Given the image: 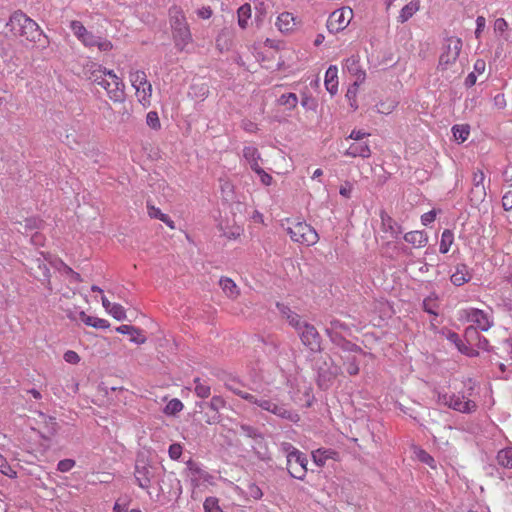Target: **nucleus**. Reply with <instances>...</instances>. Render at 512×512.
<instances>
[{"instance_id": "0eeeda50", "label": "nucleus", "mask_w": 512, "mask_h": 512, "mask_svg": "<svg viewBox=\"0 0 512 512\" xmlns=\"http://www.w3.org/2000/svg\"><path fill=\"white\" fill-rule=\"evenodd\" d=\"M462 49V41L458 37H449L445 39L442 52L439 58V68L446 70L451 64L455 63Z\"/></svg>"}, {"instance_id": "603ef678", "label": "nucleus", "mask_w": 512, "mask_h": 512, "mask_svg": "<svg viewBox=\"0 0 512 512\" xmlns=\"http://www.w3.org/2000/svg\"><path fill=\"white\" fill-rule=\"evenodd\" d=\"M228 42H229L228 34L225 32L220 33L216 39V45L220 51L228 50V48H229Z\"/></svg>"}, {"instance_id": "a19ab883", "label": "nucleus", "mask_w": 512, "mask_h": 512, "mask_svg": "<svg viewBox=\"0 0 512 512\" xmlns=\"http://www.w3.org/2000/svg\"><path fill=\"white\" fill-rule=\"evenodd\" d=\"M329 360L331 362L330 365H328L327 361H324V365L327 366V370L325 371V375L322 374V377L327 378L328 380L336 377L341 371L340 366L335 364L331 358H329Z\"/></svg>"}, {"instance_id": "37998d69", "label": "nucleus", "mask_w": 512, "mask_h": 512, "mask_svg": "<svg viewBox=\"0 0 512 512\" xmlns=\"http://www.w3.org/2000/svg\"><path fill=\"white\" fill-rule=\"evenodd\" d=\"M0 473L10 478L16 477V472L8 464L5 457L0 454Z\"/></svg>"}, {"instance_id": "393cba45", "label": "nucleus", "mask_w": 512, "mask_h": 512, "mask_svg": "<svg viewBox=\"0 0 512 512\" xmlns=\"http://www.w3.org/2000/svg\"><path fill=\"white\" fill-rule=\"evenodd\" d=\"M79 319L86 325L94 327L96 329H107L110 326L109 322L106 319L89 316L84 311H81L79 313Z\"/></svg>"}, {"instance_id": "7c9ffc66", "label": "nucleus", "mask_w": 512, "mask_h": 512, "mask_svg": "<svg viewBox=\"0 0 512 512\" xmlns=\"http://www.w3.org/2000/svg\"><path fill=\"white\" fill-rule=\"evenodd\" d=\"M465 335L466 337H470L472 335H476L477 339H478V342H477V347L479 349H482V350H485V351H490V345H489V341L486 337L484 336H481L478 334L477 332V328L473 327V326H470L468 328H466L465 330Z\"/></svg>"}, {"instance_id": "052dcab7", "label": "nucleus", "mask_w": 512, "mask_h": 512, "mask_svg": "<svg viewBox=\"0 0 512 512\" xmlns=\"http://www.w3.org/2000/svg\"><path fill=\"white\" fill-rule=\"evenodd\" d=\"M228 388L236 395H238L239 397H241L242 399L246 400V401H256V396L253 395V394H250V393H247L245 391H242V390H239V389H236L232 386H228Z\"/></svg>"}, {"instance_id": "a878e982", "label": "nucleus", "mask_w": 512, "mask_h": 512, "mask_svg": "<svg viewBox=\"0 0 512 512\" xmlns=\"http://www.w3.org/2000/svg\"><path fill=\"white\" fill-rule=\"evenodd\" d=\"M169 15H170V22H171L172 30L178 29L179 27L182 28V26H188L187 22H186V18L184 16V13L181 10V8H179L177 6H173L169 10Z\"/></svg>"}, {"instance_id": "b1692460", "label": "nucleus", "mask_w": 512, "mask_h": 512, "mask_svg": "<svg viewBox=\"0 0 512 512\" xmlns=\"http://www.w3.org/2000/svg\"><path fill=\"white\" fill-rule=\"evenodd\" d=\"M404 240L414 247H424L428 242L427 234L423 231H411L404 235Z\"/></svg>"}, {"instance_id": "7ed1b4c3", "label": "nucleus", "mask_w": 512, "mask_h": 512, "mask_svg": "<svg viewBox=\"0 0 512 512\" xmlns=\"http://www.w3.org/2000/svg\"><path fill=\"white\" fill-rule=\"evenodd\" d=\"M90 79L104 88L112 101L121 102L124 100L125 85L113 70H107L106 68L98 66V68L91 73Z\"/></svg>"}, {"instance_id": "bb28decb", "label": "nucleus", "mask_w": 512, "mask_h": 512, "mask_svg": "<svg viewBox=\"0 0 512 512\" xmlns=\"http://www.w3.org/2000/svg\"><path fill=\"white\" fill-rule=\"evenodd\" d=\"M147 212L151 218L158 219L165 223L170 229H175L174 221L165 213H163L159 208L154 205L147 204Z\"/></svg>"}, {"instance_id": "72a5a7b5", "label": "nucleus", "mask_w": 512, "mask_h": 512, "mask_svg": "<svg viewBox=\"0 0 512 512\" xmlns=\"http://www.w3.org/2000/svg\"><path fill=\"white\" fill-rule=\"evenodd\" d=\"M452 133L457 141L464 142L470 134V128L468 125H454L452 127Z\"/></svg>"}, {"instance_id": "79ce46f5", "label": "nucleus", "mask_w": 512, "mask_h": 512, "mask_svg": "<svg viewBox=\"0 0 512 512\" xmlns=\"http://www.w3.org/2000/svg\"><path fill=\"white\" fill-rule=\"evenodd\" d=\"M40 416L44 419L45 428L49 437L55 435L58 429L56 419L53 417H46L44 414H40Z\"/></svg>"}, {"instance_id": "3c124183", "label": "nucleus", "mask_w": 512, "mask_h": 512, "mask_svg": "<svg viewBox=\"0 0 512 512\" xmlns=\"http://www.w3.org/2000/svg\"><path fill=\"white\" fill-rule=\"evenodd\" d=\"M75 464L76 463L73 459H63L58 462L57 470L62 473L69 472Z\"/></svg>"}, {"instance_id": "c85d7f7f", "label": "nucleus", "mask_w": 512, "mask_h": 512, "mask_svg": "<svg viewBox=\"0 0 512 512\" xmlns=\"http://www.w3.org/2000/svg\"><path fill=\"white\" fill-rule=\"evenodd\" d=\"M497 463L507 469H512V447L500 450L496 456Z\"/></svg>"}, {"instance_id": "1a4fd4ad", "label": "nucleus", "mask_w": 512, "mask_h": 512, "mask_svg": "<svg viewBox=\"0 0 512 512\" xmlns=\"http://www.w3.org/2000/svg\"><path fill=\"white\" fill-rule=\"evenodd\" d=\"M353 12L350 8H340L333 11L327 20L326 27L330 33L344 30L350 23Z\"/></svg>"}, {"instance_id": "de8ad7c7", "label": "nucleus", "mask_w": 512, "mask_h": 512, "mask_svg": "<svg viewBox=\"0 0 512 512\" xmlns=\"http://www.w3.org/2000/svg\"><path fill=\"white\" fill-rule=\"evenodd\" d=\"M377 111L381 114H390L396 107L395 101L381 102L377 104Z\"/></svg>"}, {"instance_id": "c756f323", "label": "nucleus", "mask_w": 512, "mask_h": 512, "mask_svg": "<svg viewBox=\"0 0 512 512\" xmlns=\"http://www.w3.org/2000/svg\"><path fill=\"white\" fill-rule=\"evenodd\" d=\"M485 175L481 170H478L474 173L473 182H474V188L472 189V194H476L479 197L485 196V188L483 185Z\"/></svg>"}, {"instance_id": "f257e3e1", "label": "nucleus", "mask_w": 512, "mask_h": 512, "mask_svg": "<svg viewBox=\"0 0 512 512\" xmlns=\"http://www.w3.org/2000/svg\"><path fill=\"white\" fill-rule=\"evenodd\" d=\"M6 28L13 37L21 41L35 43L39 41L41 37L47 39L39 25L22 12L13 13L6 23Z\"/></svg>"}, {"instance_id": "e2e57ef3", "label": "nucleus", "mask_w": 512, "mask_h": 512, "mask_svg": "<svg viewBox=\"0 0 512 512\" xmlns=\"http://www.w3.org/2000/svg\"><path fill=\"white\" fill-rule=\"evenodd\" d=\"M418 458L420 459L421 462L431 466V467H434V463H435V460L434 458L428 454L426 451L424 450H421L418 454Z\"/></svg>"}, {"instance_id": "4d7b16f0", "label": "nucleus", "mask_w": 512, "mask_h": 512, "mask_svg": "<svg viewBox=\"0 0 512 512\" xmlns=\"http://www.w3.org/2000/svg\"><path fill=\"white\" fill-rule=\"evenodd\" d=\"M356 93H357V83H354L352 87H350L348 90H347V93H346V97L349 99L350 101V106L353 107L354 109H357V105H356Z\"/></svg>"}, {"instance_id": "69168bd1", "label": "nucleus", "mask_w": 512, "mask_h": 512, "mask_svg": "<svg viewBox=\"0 0 512 512\" xmlns=\"http://www.w3.org/2000/svg\"><path fill=\"white\" fill-rule=\"evenodd\" d=\"M435 218H436V212L434 210H431L427 213H424L421 216V222L423 225L427 226L430 223H432L435 220Z\"/></svg>"}, {"instance_id": "49530a36", "label": "nucleus", "mask_w": 512, "mask_h": 512, "mask_svg": "<svg viewBox=\"0 0 512 512\" xmlns=\"http://www.w3.org/2000/svg\"><path fill=\"white\" fill-rule=\"evenodd\" d=\"M437 303L436 299L432 297H427L423 301V309L429 314L437 315L436 312Z\"/></svg>"}, {"instance_id": "58836bf2", "label": "nucleus", "mask_w": 512, "mask_h": 512, "mask_svg": "<svg viewBox=\"0 0 512 512\" xmlns=\"http://www.w3.org/2000/svg\"><path fill=\"white\" fill-rule=\"evenodd\" d=\"M297 102L298 99L294 93L283 94L278 99V103L280 105L287 106L289 109L294 108L297 105Z\"/></svg>"}, {"instance_id": "a211bd4d", "label": "nucleus", "mask_w": 512, "mask_h": 512, "mask_svg": "<svg viewBox=\"0 0 512 512\" xmlns=\"http://www.w3.org/2000/svg\"><path fill=\"white\" fill-rule=\"evenodd\" d=\"M116 331L120 334L129 335L130 341L138 345L144 344L147 340L142 331L132 325H121L116 328Z\"/></svg>"}, {"instance_id": "8fccbe9b", "label": "nucleus", "mask_w": 512, "mask_h": 512, "mask_svg": "<svg viewBox=\"0 0 512 512\" xmlns=\"http://www.w3.org/2000/svg\"><path fill=\"white\" fill-rule=\"evenodd\" d=\"M182 451V446L178 443H174L169 446L168 454L172 460H178L182 455Z\"/></svg>"}, {"instance_id": "4be33fe9", "label": "nucleus", "mask_w": 512, "mask_h": 512, "mask_svg": "<svg viewBox=\"0 0 512 512\" xmlns=\"http://www.w3.org/2000/svg\"><path fill=\"white\" fill-rule=\"evenodd\" d=\"M173 37L176 46L179 49H184L191 41V33L188 26H182L173 30Z\"/></svg>"}, {"instance_id": "9d476101", "label": "nucleus", "mask_w": 512, "mask_h": 512, "mask_svg": "<svg viewBox=\"0 0 512 512\" xmlns=\"http://www.w3.org/2000/svg\"><path fill=\"white\" fill-rule=\"evenodd\" d=\"M134 476L139 487L147 490L153 478V468L146 461L138 459L135 465Z\"/></svg>"}, {"instance_id": "20e7f679", "label": "nucleus", "mask_w": 512, "mask_h": 512, "mask_svg": "<svg viewBox=\"0 0 512 512\" xmlns=\"http://www.w3.org/2000/svg\"><path fill=\"white\" fill-rule=\"evenodd\" d=\"M281 449L286 456L289 474L296 479H303L307 473L308 460L306 456L290 443H282Z\"/></svg>"}, {"instance_id": "774afa93", "label": "nucleus", "mask_w": 512, "mask_h": 512, "mask_svg": "<svg viewBox=\"0 0 512 512\" xmlns=\"http://www.w3.org/2000/svg\"><path fill=\"white\" fill-rule=\"evenodd\" d=\"M508 28V23L504 18H498L494 22V29L498 32H504Z\"/></svg>"}, {"instance_id": "f03ea898", "label": "nucleus", "mask_w": 512, "mask_h": 512, "mask_svg": "<svg viewBox=\"0 0 512 512\" xmlns=\"http://www.w3.org/2000/svg\"><path fill=\"white\" fill-rule=\"evenodd\" d=\"M280 310L289 324L298 332L302 343L311 351H319L320 337L316 327L303 320L288 307L281 306Z\"/></svg>"}, {"instance_id": "0e129e2a", "label": "nucleus", "mask_w": 512, "mask_h": 512, "mask_svg": "<svg viewBox=\"0 0 512 512\" xmlns=\"http://www.w3.org/2000/svg\"><path fill=\"white\" fill-rule=\"evenodd\" d=\"M502 206L505 211H509L512 209V192H506L502 197Z\"/></svg>"}, {"instance_id": "cd10ccee", "label": "nucleus", "mask_w": 512, "mask_h": 512, "mask_svg": "<svg viewBox=\"0 0 512 512\" xmlns=\"http://www.w3.org/2000/svg\"><path fill=\"white\" fill-rule=\"evenodd\" d=\"M219 285L227 297L235 299L239 295L237 285L230 278H221Z\"/></svg>"}, {"instance_id": "c03bdc74", "label": "nucleus", "mask_w": 512, "mask_h": 512, "mask_svg": "<svg viewBox=\"0 0 512 512\" xmlns=\"http://www.w3.org/2000/svg\"><path fill=\"white\" fill-rule=\"evenodd\" d=\"M59 269H62L64 273L70 276V282H80L81 276L79 273L74 272L69 266L62 261L59 262Z\"/></svg>"}, {"instance_id": "39448f33", "label": "nucleus", "mask_w": 512, "mask_h": 512, "mask_svg": "<svg viewBox=\"0 0 512 512\" xmlns=\"http://www.w3.org/2000/svg\"><path fill=\"white\" fill-rule=\"evenodd\" d=\"M129 80L135 89V94L139 103L144 108L149 107L152 97V85L147 80L145 71L140 69H131L129 72Z\"/></svg>"}, {"instance_id": "2f4dec72", "label": "nucleus", "mask_w": 512, "mask_h": 512, "mask_svg": "<svg viewBox=\"0 0 512 512\" xmlns=\"http://www.w3.org/2000/svg\"><path fill=\"white\" fill-rule=\"evenodd\" d=\"M238 16V24L242 29L247 28L248 21L251 18V6L249 4H244L239 7L237 11Z\"/></svg>"}, {"instance_id": "338daca9", "label": "nucleus", "mask_w": 512, "mask_h": 512, "mask_svg": "<svg viewBox=\"0 0 512 512\" xmlns=\"http://www.w3.org/2000/svg\"><path fill=\"white\" fill-rule=\"evenodd\" d=\"M241 126L245 131L249 133H255L258 130L257 125L254 122L247 119L242 121Z\"/></svg>"}, {"instance_id": "e433bc0d", "label": "nucleus", "mask_w": 512, "mask_h": 512, "mask_svg": "<svg viewBox=\"0 0 512 512\" xmlns=\"http://www.w3.org/2000/svg\"><path fill=\"white\" fill-rule=\"evenodd\" d=\"M204 512H223L216 497H207L203 503Z\"/></svg>"}, {"instance_id": "423d86ee", "label": "nucleus", "mask_w": 512, "mask_h": 512, "mask_svg": "<svg viewBox=\"0 0 512 512\" xmlns=\"http://www.w3.org/2000/svg\"><path fill=\"white\" fill-rule=\"evenodd\" d=\"M287 233L291 239L302 245H314L319 240L318 233L310 225L300 221H287Z\"/></svg>"}, {"instance_id": "6e6d98bb", "label": "nucleus", "mask_w": 512, "mask_h": 512, "mask_svg": "<svg viewBox=\"0 0 512 512\" xmlns=\"http://www.w3.org/2000/svg\"><path fill=\"white\" fill-rule=\"evenodd\" d=\"M248 495L255 500L260 499L263 496L262 490L255 483L248 485Z\"/></svg>"}, {"instance_id": "bf43d9fd", "label": "nucleus", "mask_w": 512, "mask_h": 512, "mask_svg": "<svg viewBox=\"0 0 512 512\" xmlns=\"http://www.w3.org/2000/svg\"><path fill=\"white\" fill-rule=\"evenodd\" d=\"M63 358L69 364H78L80 362V356L73 350L66 351Z\"/></svg>"}, {"instance_id": "a18cd8bd", "label": "nucleus", "mask_w": 512, "mask_h": 512, "mask_svg": "<svg viewBox=\"0 0 512 512\" xmlns=\"http://www.w3.org/2000/svg\"><path fill=\"white\" fill-rule=\"evenodd\" d=\"M146 123L152 129H159L161 124L157 112L150 111L146 116Z\"/></svg>"}, {"instance_id": "ddd939ff", "label": "nucleus", "mask_w": 512, "mask_h": 512, "mask_svg": "<svg viewBox=\"0 0 512 512\" xmlns=\"http://www.w3.org/2000/svg\"><path fill=\"white\" fill-rule=\"evenodd\" d=\"M189 471L191 481L195 486H200L202 484H210L214 483V477L209 474L207 471L201 469L196 464L189 462Z\"/></svg>"}, {"instance_id": "09e8293b", "label": "nucleus", "mask_w": 512, "mask_h": 512, "mask_svg": "<svg viewBox=\"0 0 512 512\" xmlns=\"http://www.w3.org/2000/svg\"><path fill=\"white\" fill-rule=\"evenodd\" d=\"M95 42L96 43H95L94 47H97L99 51L107 52L113 48L111 41H109L107 39H103V38L97 36Z\"/></svg>"}, {"instance_id": "9b49d317", "label": "nucleus", "mask_w": 512, "mask_h": 512, "mask_svg": "<svg viewBox=\"0 0 512 512\" xmlns=\"http://www.w3.org/2000/svg\"><path fill=\"white\" fill-rule=\"evenodd\" d=\"M70 29L72 30L74 36L85 46L88 48L95 46L96 35L92 32L88 31L86 27L77 20H73L70 22Z\"/></svg>"}, {"instance_id": "5701e85b", "label": "nucleus", "mask_w": 512, "mask_h": 512, "mask_svg": "<svg viewBox=\"0 0 512 512\" xmlns=\"http://www.w3.org/2000/svg\"><path fill=\"white\" fill-rule=\"evenodd\" d=\"M420 8V0H411L408 4H406L400 11L397 20L399 23L403 24L407 22Z\"/></svg>"}, {"instance_id": "c9c22d12", "label": "nucleus", "mask_w": 512, "mask_h": 512, "mask_svg": "<svg viewBox=\"0 0 512 512\" xmlns=\"http://www.w3.org/2000/svg\"><path fill=\"white\" fill-rule=\"evenodd\" d=\"M107 313L118 321H123L127 318L124 307L118 303H113Z\"/></svg>"}, {"instance_id": "4c0bfd02", "label": "nucleus", "mask_w": 512, "mask_h": 512, "mask_svg": "<svg viewBox=\"0 0 512 512\" xmlns=\"http://www.w3.org/2000/svg\"><path fill=\"white\" fill-rule=\"evenodd\" d=\"M183 409V403L179 399H171L164 408V413L167 415H175Z\"/></svg>"}, {"instance_id": "2eb2a0df", "label": "nucleus", "mask_w": 512, "mask_h": 512, "mask_svg": "<svg viewBox=\"0 0 512 512\" xmlns=\"http://www.w3.org/2000/svg\"><path fill=\"white\" fill-rule=\"evenodd\" d=\"M381 228L385 233L397 238L402 233V227L384 210L380 211Z\"/></svg>"}, {"instance_id": "864d4df0", "label": "nucleus", "mask_w": 512, "mask_h": 512, "mask_svg": "<svg viewBox=\"0 0 512 512\" xmlns=\"http://www.w3.org/2000/svg\"><path fill=\"white\" fill-rule=\"evenodd\" d=\"M41 224L42 221L37 218H27L24 221V228L25 231L28 232L40 228Z\"/></svg>"}, {"instance_id": "4468645a", "label": "nucleus", "mask_w": 512, "mask_h": 512, "mask_svg": "<svg viewBox=\"0 0 512 512\" xmlns=\"http://www.w3.org/2000/svg\"><path fill=\"white\" fill-rule=\"evenodd\" d=\"M452 396L453 400L450 401L449 408L461 413H472L476 410L477 405L474 401L464 400L465 397L459 394H452Z\"/></svg>"}, {"instance_id": "5fc2aeb1", "label": "nucleus", "mask_w": 512, "mask_h": 512, "mask_svg": "<svg viewBox=\"0 0 512 512\" xmlns=\"http://www.w3.org/2000/svg\"><path fill=\"white\" fill-rule=\"evenodd\" d=\"M346 371L349 375H357L359 373V365L356 359L349 358L346 362Z\"/></svg>"}, {"instance_id": "f3484780", "label": "nucleus", "mask_w": 512, "mask_h": 512, "mask_svg": "<svg viewBox=\"0 0 512 512\" xmlns=\"http://www.w3.org/2000/svg\"><path fill=\"white\" fill-rule=\"evenodd\" d=\"M324 84L326 90L331 94L335 95L338 92V68L335 65L328 67L325 73Z\"/></svg>"}, {"instance_id": "f8f14e48", "label": "nucleus", "mask_w": 512, "mask_h": 512, "mask_svg": "<svg viewBox=\"0 0 512 512\" xmlns=\"http://www.w3.org/2000/svg\"><path fill=\"white\" fill-rule=\"evenodd\" d=\"M467 319L468 321L474 323L481 331H487L493 325V321L490 319L488 314L483 310L476 308H471L468 310Z\"/></svg>"}, {"instance_id": "6ab92c4d", "label": "nucleus", "mask_w": 512, "mask_h": 512, "mask_svg": "<svg viewBox=\"0 0 512 512\" xmlns=\"http://www.w3.org/2000/svg\"><path fill=\"white\" fill-rule=\"evenodd\" d=\"M243 157L253 171L261 168L260 160L261 155L258 149L254 146H246L243 148Z\"/></svg>"}, {"instance_id": "412c9836", "label": "nucleus", "mask_w": 512, "mask_h": 512, "mask_svg": "<svg viewBox=\"0 0 512 512\" xmlns=\"http://www.w3.org/2000/svg\"><path fill=\"white\" fill-rule=\"evenodd\" d=\"M471 279L468 267L465 264H458L456 271L451 275L450 280L456 286H461Z\"/></svg>"}, {"instance_id": "dca6fc26", "label": "nucleus", "mask_w": 512, "mask_h": 512, "mask_svg": "<svg viewBox=\"0 0 512 512\" xmlns=\"http://www.w3.org/2000/svg\"><path fill=\"white\" fill-rule=\"evenodd\" d=\"M276 27L281 33H290L297 26V20L290 12L281 13L275 22Z\"/></svg>"}, {"instance_id": "f704fd0d", "label": "nucleus", "mask_w": 512, "mask_h": 512, "mask_svg": "<svg viewBox=\"0 0 512 512\" xmlns=\"http://www.w3.org/2000/svg\"><path fill=\"white\" fill-rule=\"evenodd\" d=\"M326 333L330 338L331 342L334 343L336 346L347 349V347L350 345V342L346 341L344 337L340 335L338 332H333L332 329L327 328Z\"/></svg>"}, {"instance_id": "ea45409f", "label": "nucleus", "mask_w": 512, "mask_h": 512, "mask_svg": "<svg viewBox=\"0 0 512 512\" xmlns=\"http://www.w3.org/2000/svg\"><path fill=\"white\" fill-rule=\"evenodd\" d=\"M195 393L200 398H208L211 393L210 386L201 382L199 379L195 380Z\"/></svg>"}, {"instance_id": "6e6552de", "label": "nucleus", "mask_w": 512, "mask_h": 512, "mask_svg": "<svg viewBox=\"0 0 512 512\" xmlns=\"http://www.w3.org/2000/svg\"><path fill=\"white\" fill-rule=\"evenodd\" d=\"M249 402L257 405L262 410L273 413L274 415L281 417L283 419H288L291 421L298 420V415L296 413L287 409V407L285 405L279 404L272 399L258 398L256 396V401H249Z\"/></svg>"}, {"instance_id": "473e14b6", "label": "nucleus", "mask_w": 512, "mask_h": 512, "mask_svg": "<svg viewBox=\"0 0 512 512\" xmlns=\"http://www.w3.org/2000/svg\"><path fill=\"white\" fill-rule=\"evenodd\" d=\"M453 241H454L453 232L449 229H445L441 235L439 251L442 254H446L449 251L451 245L453 244Z\"/></svg>"}, {"instance_id": "13d9d810", "label": "nucleus", "mask_w": 512, "mask_h": 512, "mask_svg": "<svg viewBox=\"0 0 512 512\" xmlns=\"http://www.w3.org/2000/svg\"><path fill=\"white\" fill-rule=\"evenodd\" d=\"M226 402L221 396H214L212 397L209 406L211 409L215 411H219L225 406Z\"/></svg>"}, {"instance_id": "680f3d73", "label": "nucleus", "mask_w": 512, "mask_h": 512, "mask_svg": "<svg viewBox=\"0 0 512 512\" xmlns=\"http://www.w3.org/2000/svg\"><path fill=\"white\" fill-rule=\"evenodd\" d=\"M260 178V181L262 184L269 186L272 183V176L265 172L262 168H259L258 170L254 171Z\"/></svg>"}, {"instance_id": "aec40b11", "label": "nucleus", "mask_w": 512, "mask_h": 512, "mask_svg": "<svg viewBox=\"0 0 512 512\" xmlns=\"http://www.w3.org/2000/svg\"><path fill=\"white\" fill-rule=\"evenodd\" d=\"M345 155L368 158L371 155V150L367 142H355L346 149Z\"/></svg>"}]
</instances>
